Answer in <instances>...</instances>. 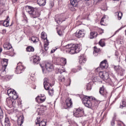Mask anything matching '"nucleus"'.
Here are the masks:
<instances>
[{"label":"nucleus","instance_id":"nucleus-1","mask_svg":"<svg viewBox=\"0 0 126 126\" xmlns=\"http://www.w3.org/2000/svg\"><path fill=\"white\" fill-rule=\"evenodd\" d=\"M82 102L85 107L91 109V108H97L99 103L95 97L93 96H86L82 99Z\"/></svg>","mask_w":126,"mask_h":126},{"label":"nucleus","instance_id":"nucleus-2","mask_svg":"<svg viewBox=\"0 0 126 126\" xmlns=\"http://www.w3.org/2000/svg\"><path fill=\"white\" fill-rule=\"evenodd\" d=\"M99 76L103 79L107 83H109L110 85H115V82H117V79L115 76H112L110 78L109 77V73L106 71L100 72L99 73Z\"/></svg>","mask_w":126,"mask_h":126},{"label":"nucleus","instance_id":"nucleus-3","mask_svg":"<svg viewBox=\"0 0 126 126\" xmlns=\"http://www.w3.org/2000/svg\"><path fill=\"white\" fill-rule=\"evenodd\" d=\"M66 52L71 55L77 54L81 50V47L79 44H74L70 43L65 46Z\"/></svg>","mask_w":126,"mask_h":126},{"label":"nucleus","instance_id":"nucleus-4","mask_svg":"<svg viewBox=\"0 0 126 126\" xmlns=\"http://www.w3.org/2000/svg\"><path fill=\"white\" fill-rule=\"evenodd\" d=\"M55 85V81L53 80L52 83L51 80H49L47 78L44 79L43 85L45 90L48 91V94L50 96H53L54 95V89H50V87L54 86Z\"/></svg>","mask_w":126,"mask_h":126},{"label":"nucleus","instance_id":"nucleus-5","mask_svg":"<svg viewBox=\"0 0 126 126\" xmlns=\"http://www.w3.org/2000/svg\"><path fill=\"white\" fill-rule=\"evenodd\" d=\"M26 10L32 18H37V17H39L41 15L40 11L30 6H26Z\"/></svg>","mask_w":126,"mask_h":126},{"label":"nucleus","instance_id":"nucleus-6","mask_svg":"<svg viewBox=\"0 0 126 126\" xmlns=\"http://www.w3.org/2000/svg\"><path fill=\"white\" fill-rule=\"evenodd\" d=\"M109 66V64H108V62H107V60H104L101 62L100 63V67H98L95 70V72L96 73H100V72H104V71H101V69H106L108 68Z\"/></svg>","mask_w":126,"mask_h":126},{"label":"nucleus","instance_id":"nucleus-7","mask_svg":"<svg viewBox=\"0 0 126 126\" xmlns=\"http://www.w3.org/2000/svg\"><path fill=\"white\" fill-rule=\"evenodd\" d=\"M73 115L76 118H81L84 116V110L82 108H76L74 111Z\"/></svg>","mask_w":126,"mask_h":126},{"label":"nucleus","instance_id":"nucleus-8","mask_svg":"<svg viewBox=\"0 0 126 126\" xmlns=\"http://www.w3.org/2000/svg\"><path fill=\"white\" fill-rule=\"evenodd\" d=\"M7 94L8 96H10V98L12 100H16L17 98H18V95H17V93L15 91H12L11 90H7Z\"/></svg>","mask_w":126,"mask_h":126},{"label":"nucleus","instance_id":"nucleus-9","mask_svg":"<svg viewBox=\"0 0 126 126\" xmlns=\"http://www.w3.org/2000/svg\"><path fill=\"white\" fill-rule=\"evenodd\" d=\"M99 93L101 96H103L105 98H107L108 96H109V93L107 92V90H106V88L104 86H102L100 88Z\"/></svg>","mask_w":126,"mask_h":126},{"label":"nucleus","instance_id":"nucleus-10","mask_svg":"<svg viewBox=\"0 0 126 126\" xmlns=\"http://www.w3.org/2000/svg\"><path fill=\"white\" fill-rule=\"evenodd\" d=\"M6 72L5 71V73H3V71H1L0 74V77L2 80H10L12 78V76L9 75H5Z\"/></svg>","mask_w":126,"mask_h":126},{"label":"nucleus","instance_id":"nucleus-11","mask_svg":"<svg viewBox=\"0 0 126 126\" xmlns=\"http://www.w3.org/2000/svg\"><path fill=\"white\" fill-rule=\"evenodd\" d=\"M17 66L16 68L15 72L17 74L18 73H21L22 71H24V69H25V67L23 65H22V63H19L17 64Z\"/></svg>","mask_w":126,"mask_h":126},{"label":"nucleus","instance_id":"nucleus-12","mask_svg":"<svg viewBox=\"0 0 126 126\" xmlns=\"http://www.w3.org/2000/svg\"><path fill=\"white\" fill-rule=\"evenodd\" d=\"M7 64H8V59H3L2 61V67L0 71H3V73H5V69H6Z\"/></svg>","mask_w":126,"mask_h":126},{"label":"nucleus","instance_id":"nucleus-13","mask_svg":"<svg viewBox=\"0 0 126 126\" xmlns=\"http://www.w3.org/2000/svg\"><path fill=\"white\" fill-rule=\"evenodd\" d=\"M6 102L9 108H12V107H15L16 101L14 99H12L10 97L6 99Z\"/></svg>","mask_w":126,"mask_h":126},{"label":"nucleus","instance_id":"nucleus-14","mask_svg":"<svg viewBox=\"0 0 126 126\" xmlns=\"http://www.w3.org/2000/svg\"><path fill=\"white\" fill-rule=\"evenodd\" d=\"M65 106H63L64 109H68V108H71L72 107V100L71 98L68 97L65 100Z\"/></svg>","mask_w":126,"mask_h":126},{"label":"nucleus","instance_id":"nucleus-15","mask_svg":"<svg viewBox=\"0 0 126 126\" xmlns=\"http://www.w3.org/2000/svg\"><path fill=\"white\" fill-rule=\"evenodd\" d=\"M46 100V96L44 95L42 96H37L35 98V101L37 102V103H38V104H41V103H43V102H45Z\"/></svg>","mask_w":126,"mask_h":126},{"label":"nucleus","instance_id":"nucleus-16","mask_svg":"<svg viewBox=\"0 0 126 126\" xmlns=\"http://www.w3.org/2000/svg\"><path fill=\"white\" fill-rule=\"evenodd\" d=\"M75 36L77 38H82L83 37H84V36H85V31L84 29H82L78 32H77Z\"/></svg>","mask_w":126,"mask_h":126},{"label":"nucleus","instance_id":"nucleus-17","mask_svg":"<svg viewBox=\"0 0 126 126\" xmlns=\"http://www.w3.org/2000/svg\"><path fill=\"white\" fill-rule=\"evenodd\" d=\"M59 67H57V70H58V72H57V73H64L63 74H67V73H66V71H65V69H63V65L61 64L58 65Z\"/></svg>","mask_w":126,"mask_h":126},{"label":"nucleus","instance_id":"nucleus-18","mask_svg":"<svg viewBox=\"0 0 126 126\" xmlns=\"http://www.w3.org/2000/svg\"><path fill=\"white\" fill-rule=\"evenodd\" d=\"M3 47L5 51H8L9 50H12V46L10 44L9 42H6L4 43Z\"/></svg>","mask_w":126,"mask_h":126},{"label":"nucleus","instance_id":"nucleus-19","mask_svg":"<svg viewBox=\"0 0 126 126\" xmlns=\"http://www.w3.org/2000/svg\"><path fill=\"white\" fill-rule=\"evenodd\" d=\"M44 45L45 50H41V53L43 57H45V56H47V55H48V52H47V51H48V46H49V43L47 42V43H45Z\"/></svg>","mask_w":126,"mask_h":126},{"label":"nucleus","instance_id":"nucleus-20","mask_svg":"<svg viewBox=\"0 0 126 126\" xmlns=\"http://www.w3.org/2000/svg\"><path fill=\"white\" fill-rule=\"evenodd\" d=\"M55 21L58 24L60 23H62L63 21H64V19L63 18L62 15H56L55 16Z\"/></svg>","mask_w":126,"mask_h":126},{"label":"nucleus","instance_id":"nucleus-21","mask_svg":"<svg viewBox=\"0 0 126 126\" xmlns=\"http://www.w3.org/2000/svg\"><path fill=\"white\" fill-rule=\"evenodd\" d=\"M45 68L47 71H52V69L54 68V66H53V64L49 62H47L45 63Z\"/></svg>","mask_w":126,"mask_h":126},{"label":"nucleus","instance_id":"nucleus-22","mask_svg":"<svg viewBox=\"0 0 126 126\" xmlns=\"http://www.w3.org/2000/svg\"><path fill=\"white\" fill-rule=\"evenodd\" d=\"M17 123L18 126H23V125H22L24 123V116H23V115L20 116L18 118Z\"/></svg>","mask_w":126,"mask_h":126},{"label":"nucleus","instance_id":"nucleus-23","mask_svg":"<svg viewBox=\"0 0 126 126\" xmlns=\"http://www.w3.org/2000/svg\"><path fill=\"white\" fill-rule=\"evenodd\" d=\"M33 63L34 64H38V63H40V61H41V58L40 57L37 55H34L33 57Z\"/></svg>","mask_w":126,"mask_h":126},{"label":"nucleus","instance_id":"nucleus-24","mask_svg":"<svg viewBox=\"0 0 126 126\" xmlns=\"http://www.w3.org/2000/svg\"><path fill=\"white\" fill-rule=\"evenodd\" d=\"M86 57L84 55H81L79 58V63L80 64H83L86 63Z\"/></svg>","mask_w":126,"mask_h":126},{"label":"nucleus","instance_id":"nucleus-25","mask_svg":"<svg viewBox=\"0 0 126 126\" xmlns=\"http://www.w3.org/2000/svg\"><path fill=\"white\" fill-rule=\"evenodd\" d=\"M41 38L42 39H43V40H45L44 42V44H47V43H48V45H49V40H48V39H47V34H46V33L42 32L41 33Z\"/></svg>","mask_w":126,"mask_h":126},{"label":"nucleus","instance_id":"nucleus-26","mask_svg":"<svg viewBox=\"0 0 126 126\" xmlns=\"http://www.w3.org/2000/svg\"><path fill=\"white\" fill-rule=\"evenodd\" d=\"M3 26L5 27H8L9 26V16H7L6 19H5L3 22Z\"/></svg>","mask_w":126,"mask_h":126},{"label":"nucleus","instance_id":"nucleus-27","mask_svg":"<svg viewBox=\"0 0 126 126\" xmlns=\"http://www.w3.org/2000/svg\"><path fill=\"white\" fill-rule=\"evenodd\" d=\"M81 0H70V3L71 5L73 6H75L76 7L78 4V2H79Z\"/></svg>","mask_w":126,"mask_h":126},{"label":"nucleus","instance_id":"nucleus-28","mask_svg":"<svg viewBox=\"0 0 126 126\" xmlns=\"http://www.w3.org/2000/svg\"><path fill=\"white\" fill-rule=\"evenodd\" d=\"M37 3L40 6H44L46 4V0H37Z\"/></svg>","mask_w":126,"mask_h":126},{"label":"nucleus","instance_id":"nucleus-29","mask_svg":"<svg viewBox=\"0 0 126 126\" xmlns=\"http://www.w3.org/2000/svg\"><path fill=\"white\" fill-rule=\"evenodd\" d=\"M91 37L90 39H93L94 38H96L97 37V35H98V33L95 32H91Z\"/></svg>","mask_w":126,"mask_h":126},{"label":"nucleus","instance_id":"nucleus-30","mask_svg":"<svg viewBox=\"0 0 126 126\" xmlns=\"http://www.w3.org/2000/svg\"><path fill=\"white\" fill-rule=\"evenodd\" d=\"M31 41L33 42V43H37V42L39 41V38L36 36H32L31 38Z\"/></svg>","mask_w":126,"mask_h":126},{"label":"nucleus","instance_id":"nucleus-31","mask_svg":"<svg viewBox=\"0 0 126 126\" xmlns=\"http://www.w3.org/2000/svg\"><path fill=\"white\" fill-rule=\"evenodd\" d=\"M115 14L118 16L119 20H121V19H122V16H123V13L122 12H117L115 13Z\"/></svg>","mask_w":126,"mask_h":126},{"label":"nucleus","instance_id":"nucleus-32","mask_svg":"<svg viewBox=\"0 0 126 126\" xmlns=\"http://www.w3.org/2000/svg\"><path fill=\"white\" fill-rule=\"evenodd\" d=\"M26 51L27 52H34V48H33L31 46H29V47H27Z\"/></svg>","mask_w":126,"mask_h":126},{"label":"nucleus","instance_id":"nucleus-33","mask_svg":"<svg viewBox=\"0 0 126 126\" xmlns=\"http://www.w3.org/2000/svg\"><path fill=\"white\" fill-rule=\"evenodd\" d=\"M126 106V102L122 101L120 103V108H121V109H123V108H124V107H125Z\"/></svg>","mask_w":126,"mask_h":126},{"label":"nucleus","instance_id":"nucleus-34","mask_svg":"<svg viewBox=\"0 0 126 126\" xmlns=\"http://www.w3.org/2000/svg\"><path fill=\"white\" fill-rule=\"evenodd\" d=\"M61 62H62V64L63 65H64L65 64H66V59L63 58H62L61 59Z\"/></svg>","mask_w":126,"mask_h":126},{"label":"nucleus","instance_id":"nucleus-35","mask_svg":"<svg viewBox=\"0 0 126 126\" xmlns=\"http://www.w3.org/2000/svg\"><path fill=\"white\" fill-rule=\"evenodd\" d=\"M46 124L47 123L46 122H45V121H41L40 122V123H39L38 124H37V125L38 126H46Z\"/></svg>","mask_w":126,"mask_h":126},{"label":"nucleus","instance_id":"nucleus-36","mask_svg":"<svg viewBox=\"0 0 126 126\" xmlns=\"http://www.w3.org/2000/svg\"><path fill=\"white\" fill-rule=\"evenodd\" d=\"M99 45L101 47H104L105 46V41L103 40H100L99 42Z\"/></svg>","mask_w":126,"mask_h":126},{"label":"nucleus","instance_id":"nucleus-37","mask_svg":"<svg viewBox=\"0 0 126 126\" xmlns=\"http://www.w3.org/2000/svg\"><path fill=\"white\" fill-rule=\"evenodd\" d=\"M99 52H100V49L97 48V47L94 46V54L95 53H99Z\"/></svg>","mask_w":126,"mask_h":126},{"label":"nucleus","instance_id":"nucleus-38","mask_svg":"<svg viewBox=\"0 0 126 126\" xmlns=\"http://www.w3.org/2000/svg\"><path fill=\"white\" fill-rule=\"evenodd\" d=\"M37 112H38V115H42L44 111H43V109L42 108H38L37 109Z\"/></svg>","mask_w":126,"mask_h":126},{"label":"nucleus","instance_id":"nucleus-39","mask_svg":"<svg viewBox=\"0 0 126 126\" xmlns=\"http://www.w3.org/2000/svg\"><path fill=\"white\" fill-rule=\"evenodd\" d=\"M106 19V16H103L100 21V25H104V19Z\"/></svg>","mask_w":126,"mask_h":126},{"label":"nucleus","instance_id":"nucleus-40","mask_svg":"<svg viewBox=\"0 0 126 126\" xmlns=\"http://www.w3.org/2000/svg\"><path fill=\"white\" fill-rule=\"evenodd\" d=\"M58 79L59 81H64V77L63 76H59Z\"/></svg>","mask_w":126,"mask_h":126},{"label":"nucleus","instance_id":"nucleus-41","mask_svg":"<svg viewBox=\"0 0 126 126\" xmlns=\"http://www.w3.org/2000/svg\"><path fill=\"white\" fill-rule=\"evenodd\" d=\"M40 120V117H38L37 118V119L36 120V126L37 125H38L39 123H41V120Z\"/></svg>","mask_w":126,"mask_h":126},{"label":"nucleus","instance_id":"nucleus-42","mask_svg":"<svg viewBox=\"0 0 126 126\" xmlns=\"http://www.w3.org/2000/svg\"><path fill=\"white\" fill-rule=\"evenodd\" d=\"M71 82V80H70V79H68L67 82L66 83V86H69V85H70Z\"/></svg>","mask_w":126,"mask_h":126},{"label":"nucleus","instance_id":"nucleus-43","mask_svg":"<svg viewBox=\"0 0 126 126\" xmlns=\"http://www.w3.org/2000/svg\"><path fill=\"white\" fill-rule=\"evenodd\" d=\"M92 89V86H91V84H88L87 85V90H91Z\"/></svg>","mask_w":126,"mask_h":126},{"label":"nucleus","instance_id":"nucleus-44","mask_svg":"<svg viewBox=\"0 0 126 126\" xmlns=\"http://www.w3.org/2000/svg\"><path fill=\"white\" fill-rule=\"evenodd\" d=\"M57 33L59 36H63V32L61 30L58 31L57 30Z\"/></svg>","mask_w":126,"mask_h":126},{"label":"nucleus","instance_id":"nucleus-45","mask_svg":"<svg viewBox=\"0 0 126 126\" xmlns=\"http://www.w3.org/2000/svg\"><path fill=\"white\" fill-rule=\"evenodd\" d=\"M4 123H5V124H10L9 123V119H8V118H5Z\"/></svg>","mask_w":126,"mask_h":126},{"label":"nucleus","instance_id":"nucleus-46","mask_svg":"<svg viewBox=\"0 0 126 126\" xmlns=\"http://www.w3.org/2000/svg\"><path fill=\"white\" fill-rule=\"evenodd\" d=\"M98 31L99 34H102V33H104V30H102L101 29H98Z\"/></svg>","mask_w":126,"mask_h":126},{"label":"nucleus","instance_id":"nucleus-47","mask_svg":"<svg viewBox=\"0 0 126 126\" xmlns=\"http://www.w3.org/2000/svg\"><path fill=\"white\" fill-rule=\"evenodd\" d=\"M55 3H54V2H51L49 4V6L50 8H52V7H53V6H54Z\"/></svg>","mask_w":126,"mask_h":126},{"label":"nucleus","instance_id":"nucleus-48","mask_svg":"<svg viewBox=\"0 0 126 126\" xmlns=\"http://www.w3.org/2000/svg\"><path fill=\"white\" fill-rule=\"evenodd\" d=\"M5 1H6V0H0V3L2 4H4Z\"/></svg>","mask_w":126,"mask_h":126},{"label":"nucleus","instance_id":"nucleus-49","mask_svg":"<svg viewBox=\"0 0 126 126\" xmlns=\"http://www.w3.org/2000/svg\"><path fill=\"white\" fill-rule=\"evenodd\" d=\"M122 29H123V28H121L119 29L117 31H116L115 32L114 35H116V34H117V33H118V32H119L120 30H122Z\"/></svg>","mask_w":126,"mask_h":126},{"label":"nucleus","instance_id":"nucleus-50","mask_svg":"<svg viewBox=\"0 0 126 126\" xmlns=\"http://www.w3.org/2000/svg\"><path fill=\"white\" fill-rule=\"evenodd\" d=\"M111 125L112 126H115V121L114 120H112L111 122Z\"/></svg>","mask_w":126,"mask_h":126},{"label":"nucleus","instance_id":"nucleus-51","mask_svg":"<svg viewBox=\"0 0 126 126\" xmlns=\"http://www.w3.org/2000/svg\"><path fill=\"white\" fill-rule=\"evenodd\" d=\"M124 43V36H121V44H123Z\"/></svg>","mask_w":126,"mask_h":126},{"label":"nucleus","instance_id":"nucleus-52","mask_svg":"<svg viewBox=\"0 0 126 126\" xmlns=\"http://www.w3.org/2000/svg\"><path fill=\"white\" fill-rule=\"evenodd\" d=\"M72 72L75 73V72H77V70H76V69H72Z\"/></svg>","mask_w":126,"mask_h":126},{"label":"nucleus","instance_id":"nucleus-53","mask_svg":"<svg viewBox=\"0 0 126 126\" xmlns=\"http://www.w3.org/2000/svg\"><path fill=\"white\" fill-rule=\"evenodd\" d=\"M18 0H12V1L13 3H15L16 2H17Z\"/></svg>","mask_w":126,"mask_h":126},{"label":"nucleus","instance_id":"nucleus-54","mask_svg":"<svg viewBox=\"0 0 126 126\" xmlns=\"http://www.w3.org/2000/svg\"><path fill=\"white\" fill-rule=\"evenodd\" d=\"M2 32L3 34H5V33H6V30H2Z\"/></svg>","mask_w":126,"mask_h":126},{"label":"nucleus","instance_id":"nucleus-55","mask_svg":"<svg viewBox=\"0 0 126 126\" xmlns=\"http://www.w3.org/2000/svg\"><path fill=\"white\" fill-rule=\"evenodd\" d=\"M56 49H53L51 51V53L53 54V53H55V52H56Z\"/></svg>","mask_w":126,"mask_h":126},{"label":"nucleus","instance_id":"nucleus-56","mask_svg":"<svg viewBox=\"0 0 126 126\" xmlns=\"http://www.w3.org/2000/svg\"><path fill=\"white\" fill-rule=\"evenodd\" d=\"M5 126H10V123L5 124Z\"/></svg>","mask_w":126,"mask_h":126},{"label":"nucleus","instance_id":"nucleus-57","mask_svg":"<svg viewBox=\"0 0 126 126\" xmlns=\"http://www.w3.org/2000/svg\"><path fill=\"white\" fill-rule=\"evenodd\" d=\"M118 126H125V125L121 123H118Z\"/></svg>","mask_w":126,"mask_h":126},{"label":"nucleus","instance_id":"nucleus-58","mask_svg":"<svg viewBox=\"0 0 126 126\" xmlns=\"http://www.w3.org/2000/svg\"><path fill=\"white\" fill-rule=\"evenodd\" d=\"M40 66L42 67V71L43 72H45V69H44V68L43 67V66H42V65H40Z\"/></svg>","mask_w":126,"mask_h":126},{"label":"nucleus","instance_id":"nucleus-59","mask_svg":"<svg viewBox=\"0 0 126 126\" xmlns=\"http://www.w3.org/2000/svg\"><path fill=\"white\" fill-rule=\"evenodd\" d=\"M1 24L3 25V21H0V25Z\"/></svg>","mask_w":126,"mask_h":126},{"label":"nucleus","instance_id":"nucleus-60","mask_svg":"<svg viewBox=\"0 0 126 126\" xmlns=\"http://www.w3.org/2000/svg\"><path fill=\"white\" fill-rule=\"evenodd\" d=\"M118 72H119V73H121V69L117 70Z\"/></svg>","mask_w":126,"mask_h":126},{"label":"nucleus","instance_id":"nucleus-61","mask_svg":"<svg viewBox=\"0 0 126 126\" xmlns=\"http://www.w3.org/2000/svg\"><path fill=\"white\" fill-rule=\"evenodd\" d=\"M95 0H94V1H95ZM101 0H97V1H101Z\"/></svg>","mask_w":126,"mask_h":126},{"label":"nucleus","instance_id":"nucleus-62","mask_svg":"<svg viewBox=\"0 0 126 126\" xmlns=\"http://www.w3.org/2000/svg\"><path fill=\"white\" fill-rule=\"evenodd\" d=\"M2 51V50L0 49V53H1Z\"/></svg>","mask_w":126,"mask_h":126},{"label":"nucleus","instance_id":"nucleus-63","mask_svg":"<svg viewBox=\"0 0 126 126\" xmlns=\"http://www.w3.org/2000/svg\"><path fill=\"white\" fill-rule=\"evenodd\" d=\"M85 1H88L89 0H84Z\"/></svg>","mask_w":126,"mask_h":126},{"label":"nucleus","instance_id":"nucleus-64","mask_svg":"<svg viewBox=\"0 0 126 126\" xmlns=\"http://www.w3.org/2000/svg\"><path fill=\"white\" fill-rule=\"evenodd\" d=\"M79 70H81V68H80Z\"/></svg>","mask_w":126,"mask_h":126}]
</instances>
